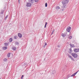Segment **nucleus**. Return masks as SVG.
Returning a JSON list of instances; mask_svg holds the SVG:
<instances>
[{"instance_id": "27", "label": "nucleus", "mask_w": 79, "mask_h": 79, "mask_svg": "<svg viewBox=\"0 0 79 79\" xmlns=\"http://www.w3.org/2000/svg\"><path fill=\"white\" fill-rule=\"evenodd\" d=\"M69 50L71 52H72V50H71V49H70Z\"/></svg>"}, {"instance_id": "30", "label": "nucleus", "mask_w": 79, "mask_h": 79, "mask_svg": "<svg viewBox=\"0 0 79 79\" xmlns=\"http://www.w3.org/2000/svg\"><path fill=\"white\" fill-rule=\"evenodd\" d=\"M47 22H46V23L45 25H47Z\"/></svg>"}, {"instance_id": "24", "label": "nucleus", "mask_w": 79, "mask_h": 79, "mask_svg": "<svg viewBox=\"0 0 79 79\" xmlns=\"http://www.w3.org/2000/svg\"><path fill=\"white\" fill-rule=\"evenodd\" d=\"M45 7H47V2L45 3Z\"/></svg>"}, {"instance_id": "11", "label": "nucleus", "mask_w": 79, "mask_h": 79, "mask_svg": "<svg viewBox=\"0 0 79 79\" xmlns=\"http://www.w3.org/2000/svg\"><path fill=\"white\" fill-rule=\"evenodd\" d=\"M2 49L3 50H6V49H7V47L6 46H4L2 47Z\"/></svg>"}, {"instance_id": "9", "label": "nucleus", "mask_w": 79, "mask_h": 79, "mask_svg": "<svg viewBox=\"0 0 79 79\" xmlns=\"http://www.w3.org/2000/svg\"><path fill=\"white\" fill-rule=\"evenodd\" d=\"M28 2L30 3H34V0H28Z\"/></svg>"}, {"instance_id": "17", "label": "nucleus", "mask_w": 79, "mask_h": 79, "mask_svg": "<svg viewBox=\"0 0 79 79\" xmlns=\"http://www.w3.org/2000/svg\"><path fill=\"white\" fill-rule=\"evenodd\" d=\"M14 38L15 39H18V36L15 35L14 36Z\"/></svg>"}, {"instance_id": "1", "label": "nucleus", "mask_w": 79, "mask_h": 79, "mask_svg": "<svg viewBox=\"0 0 79 79\" xmlns=\"http://www.w3.org/2000/svg\"><path fill=\"white\" fill-rule=\"evenodd\" d=\"M68 2H69V0H64L62 1V3L63 5L64 8H66L67 7V4L68 3Z\"/></svg>"}, {"instance_id": "16", "label": "nucleus", "mask_w": 79, "mask_h": 79, "mask_svg": "<svg viewBox=\"0 0 79 79\" xmlns=\"http://www.w3.org/2000/svg\"><path fill=\"white\" fill-rule=\"evenodd\" d=\"M70 45L71 48H73V47H74V45L73 44H72V45L70 44Z\"/></svg>"}, {"instance_id": "28", "label": "nucleus", "mask_w": 79, "mask_h": 79, "mask_svg": "<svg viewBox=\"0 0 79 79\" xmlns=\"http://www.w3.org/2000/svg\"><path fill=\"white\" fill-rule=\"evenodd\" d=\"M46 26H47V25H45V26H44L45 28H46Z\"/></svg>"}, {"instance_id": "22", "label": "nucleus", "mask_w": 79, "mask_h": 79, "mask_svg": "<svg viewBox=\"0 0 79 79\" xmlns=\"http://www.w3.org/2000/svg\"><path fill=\"white\" fill-rule=\"evenodd\" d=\"M4 44L5 46H8V44H7L6 43H4Z\"/></svg>"}, {"instance_id": "8", "label": "nucleus", "mask_w": 79, "mask_h": 79, "mask_svg": "<svg viewBox=\"0 0 79 79\" xmlns=\"http://www.w3.org/2000/svg\"><path fill=\"white\" fill-rule=\"evenodd\" d=\"M18 36L19 37V38H21L22 37V34H21L20 33H19L18 34Z\"/></svg>"}, {"instance_id": "5", "label": "nucleus", "mask_w": 79, "mask_h": 79, "mask_svg": "<svg viewBox=\"0 0 79 79\" xmlns=\"http://www.w3.org/2000/svg\"><path fill=\"white\" fill-rule=\"evenodd\" d=\"M31 5H32V4H31L30 2H27V5H26L27 6H28V7H30V6H31Z\"/></svg>"}, {"instance_id": "15", "label": "nucleus", "mask_w": 79, "mask_h": 79, "mask_svg": "<svg viewBox=\"0 0 79 79\" xmlns=\"http://www.w3.org/2000/svg\"><path fill=\"white\" fill-rule=\"evenodd\" d=\"M56 10H59V9H60V8L59 6H57L56 7Z\"/></svg>"}, {"instance_id": "3", "label": "nucleus", "mask_w": 79, "mask_h": 79, "mask_svg": "<svg viewBox=\"0 0 79 79\" xmlns=\"http://www.w3.org/2000/svg\"><path fill=\"white\" fill-rule=\"evenodd\" d=\"M71 28L70 27H67L66 29L67 32H70V31H71Z\"/></svg>"}, {"instance_id": "29", "label": "nucleus", "mask_w": 79, "mask_h": 79, "mask_svg": "<svg viewBox=\"0 0 79 79\" xmlns=\"http://www.w3.org/2000/svg\"><path fill=\"white\" fill-rule=\"evenodd\" d=\"M8 17V16H6V18H5V19H6V18H7Z\"/></svg>"}, {"instance_id": "26", "label": "nucleus", "mask_w": 79, "mask_h": 79, "mask_svg": "<svg viewBox=\"0 0 79 79\" xmlns=\"http://www.w3.org/2000/svg\"><path fill=\"white\" fill-rule=\"evenodd\" d=\"M23 77H24V75H22V77H21V79H23Z\"/></svg>"}, {"instance_id": "23", "label": "nucleus", "mask_w": 79, "mask_h": 79, "mask_svg": "<svg viewBox=\"0 0 79 79\" xmlns=\"http://www.w3.org/2000/svg\"><path fill=\"white\" fill-rule=\"evenodd\" d=\"M7 60L6 58H5L4 59V61H7Z\"/></svg>"}, {"instance_id": "4", "label": "nucleus", "mask_w": 79, "mask_h": 79, "mask_svg": "<svg viewBox=\"0 0 79 79\" xmlns=\"http://www.w3.org/2000/svg\"><path fill=\"white\" fill-rule=\"evenodd\" d=\"M72 55L74 58H77V55L76 53H72Z\"/></svg>"}, {"instance_id": "10", "label": "nucleus", "mask_w": 79, "mask_h": 79, "mask_svg": "<svg viewBox=\"0 0 79 79\" xmlns=\"http://www.w3.org/2000/svg\"><path fill=\"white\" fill-rule=\"evenodd\" d=\"M61 35L63 37H66V34L65 33H62Z\"/></svg>"}, {"instance_id": "7", "label": "nucleus", "mask_w": 79, "mask_h": 79, "mask_svg": "<svg viewBox=\"0 0 79 79\" xmlns=\"http://www.w3.org/2000/svg\"><path fill=\"white\" fill-rule=\"evenodd\" d=\"M78 72H79V71H77V72H76V73H74V74H72L71 76V77H73V76H75V75H76V74H77V73H78Z\"/></svg>"}, {"instance_id": "13", "label": "nucleus", "mask_w": 79, "mask_h": 79, "mask_svg": "<svg viewBox=\"0 0 79 79\" xmlns=\"http://www.w3.org/2000/svg\"><path fill=\"white\" fill-rule=\"evenodd\" d=\"M11 54L10 53H9L7 54V57H8V58H9L10 56V55Z\"/></svg>"}, {"instance_id": "32", "label": "nucleus", "mask_w": 79, "mask_h": 79, "mask_svg": "<svg viewBox=\"0 0 79 79\" xmlns=\"http://www.w3.org/2000/svg\"><path fill=\"white\" fill-rule=\"evenodd\" d=\"M57 47H60V46H58Z\"/></svg>"}, {"instance_id": "14", "label": "nucleus", "mask_w": 79, "mask_h": 79, "mask_svg": "<svg viewBox=\"0 0 79 79\" xmlns=\"http://www.w3.org/2000/svg\"><path fill=\"white\" fill-rule=\"evenodd\" d=\"M12 49L13 50H16V48L15 47H12Z\"/></svg>"}, {"instance_id": "2", "label": "nucleus", "mask_w": 79, "mask_h": 79, "mask_svg": "<svg viewBox=\"0 0 79 79\" xmlns=\"http://www.w3.org/2000/svg\"><path fill=\"white\" fill-rule=\"evenodd\" d=\"M73 51L75 53H78L79 52V49L75 48L74 49Z\"/></svg>"}, {"instance_id": "18", "label": "nucleus", "mask_w": 79, "mask_h": 79, "mask_svg": "<svg viewBox=\"0 0 79 79\" xmlns=\"http://www.w3.org/2000/svg\"><path fill=\"white\" fill-rule=\"evenodd\" d=\"M54 31H55V30H52V32L51 34V35H52V34H53V33H54Z\"/></svg>"}, {"instance_id": "35", "label": "nucleus", "mask_w": 79, "mask_h": 79, "mask_svg": "<svg viewBox=\"0 0 79 79\" xmlns=\"http://www.w3.org/2000/svg\"><path fill=\"white\" fill-rule=\"evenodd\" d=\"M0 79H1V78H0Z\"/></svg>"}, {"instance_id": "34", "label": "nucleus", "mask_w": 79, "mask_h": 79, "mask_svg": "<svg viewBox=\"0 0 79 79\" xmlns=\"http://www.w3.org/2000/svg\"><path fill=\"white\" fill-rule=\"evenodd\" d=\"M44 60H45V58L44 59Z\"/></svg>"}, {"instance_id": "31", "label": "nucleus", "mask_w": 79, "mask_h": 79, "mask_svg": "<svg viewBox=\"0 0 79 79\" xmlns=\"http://www.w3.org/2000/svg\"><path fill=\"white\" fill-rule=\"evenodd\" d=\"M18 2H19V3L20 2V0H19Z\"/></svg>"}, {"instance_id": "12", "label": "nucleus", "mask_w": 79, "mask_h": 79, "mask_svg": "<svg viewBox=\"0 0 79 79\" xmlns=\"http://www.w3.org/2000/svg\"><path fill=\"white\" fill-rule=\"evenodd\" d=\"M13 41V39L12 38H10L9 39V41L10 42H11Z\"/></svg>"}, {"instance_id": "25", "label": "nucleus", "mask_w": 79, "mask_h": 79, "mask_svg": "<svg viewBox=\"0 0 79 79\" xmlns=\"http://www.w3.org/2000/svg\"><path fill=\"white\" fill-rule=\"evenodd\" d=\"M44 45H45V46H46V45H47V43H46V42L45 43Z\"/></svg>"}, {"instance_id": "6", "label": "nucleus", "mask_w": 79, "mask_h": 79, "mask_svg": "<svg viewBox=\"0 0 79 79\" xmlns=\"http://www.w3.org/2000/svg\"><path fill=\"white\" fill-rule=\"evenodd\" d=\"M68 56L69 57V58H70V59H71V60H72V61H74V59L73 58L72 56H71L70 55H69Z\"/></svg>"}, {"instance_id": "19", "label": "nucleus", "mask_w": 79, "mask_h": 79, "mask_svg": "<svg viewBox=\"0 0 79 79\" xmlns=\"http://www.w3.org/2000/svg\"><path fill=\"white\" fill-rule=\"evenodd\" d=\"M16 45H19V43L18 42H16L15 43Z\"/></svg>"}, {"instance_id": "33", "label": "nucleus", "mask_w": 79, "mask_h": 79, "mask_svg": "<svg viewBox=\"0 0 79 79\" xmlns=\"http://www.w3.org/2000/svg\"><path fill=\"white\" fill-rule=\"evenodd\" d=\"M26 64V63H24V64Z\"/></svg>"}, {"instance_id": "20", "label": "nucleus", "mask_w": 79, "mask_h": 79, "mask_svg": "<svg viewBox=\"0 0 79 79\" xmlns=\"http://www.w3.org/2000/svg\"><path fill=\"white\" fill-rule=\"evenodd\" d=\"M39 0H34L35 2V3H37V2H38L39 1Z\"/></svg>"}, {"instance_id": "21", "label": "nucleus", "mask_w": 79, "mask_h": 79, "mask_svg": "<svg viewBox=\"0 0 79 79\" xmlns=\"http://www.w3.org/2000/svg\"><path fill=\"white\" fill-rule=\"evenodd\" d=\"M72 36L70 35L69 36V39H72Z\"/></svg>"}]
</instances>
